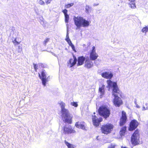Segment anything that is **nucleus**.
<instances>
[{
    "label": "nucleus",
    "instance_id": "1",
    "mask_svg": "<svg viewBox=\"0 0 148 148\" xmlns=\"http://www.w3.org/2000/svg\"><path fill=\"white\" fill-rule=\"evenodd\" d=\"M61 108V116L64 119V122L65 123L71 124L72 122L73 116L70 113L68 110L65 108V103L63 102H61L60 103Z\"/></svg>",
    "mask_w": 148,
    "mask_h": 148
},
{
    "label": "nucleus",
    "instance_id": "2",
    "mask_svg": "<svg viewBox=\"0 0 148 148\" xmlns=\"http://www.w3.org/2000/svg\"><path fill=\"white\" fill-rule=\"evenodd\" d=\"M73 20L74 24L78 29L82 27H87L89 25V22L82 16H74Z\"/></svg>",
    "mask_w": 148,
    "mask_h": 148
},
{
    "label": "nucleus",
    "instance_id": "3",
    "mask_svg": "<svg viewBox=\"0 0 148 148\" xmlns=\"http://www.w3.org/2000/svg\"><path fill=\"white\" fill-rule=\"evenodd\" d=\"M122 92L120 90H115V89H114V93H112V95L114 97L113 102L116 107H119L123 104L121 99L118 97V95H119L120 97H122Z\"/></svg>",
    "mask_w": 148,
    "mask_h": 148
},
{
    "label": "nucleus",
    "instance_id": "4",
    "mask_svg": "<svg viewBox=\"0 0 148 148\" xmlns=\"http://www.w3.org/2000/svg\"><path fill=\"white\" fill-rule=\"evenodd\" d=\"M98 112L100 116L106 119L109 117L111 114L110 109L108 106L104 105H102L99 107Z\"/></svg>",
    "mask_w": 148,
    "mask_h": 148
},
{
    "label": "nucleus",
    "instance_id": "5",
    "mask_svg": "<svg viewBox=\"0 0 148 148\" xmlns=\"http://www.w3.org/2000/svg\"><path fill=\"white\" fill-rule=\"evenodd\" d=\"M140 136L139 130L137 129L134 131L131 138V142L133 146L138 145L140 144Z\"/></svg>",
    "mask_w": 148,
    "mask_h": 148
},
{
    "label": "nucleus",
    "instance_id": "6",
    "mask_svg": "<svg viewBox=\"0 0 148 148\" xmlns=\"http://www.w3.org/2000/svg\"><path fill=\"white\" fill-rule=\"evenodd\" d=\"M114 125L110 123H107L101 125V132L105 134L110 133L113 130Z\"/></svg>",
    "mask_w": 148,
    "mask_h": 148
},
{
    "label": "nucleus",
    "instance_id": "7",
    "mask_svg": "<svg viewBox=\"0 0 148 148\" xmlns=\"http://www.w3.org/2000/svg\"><path fill=\"white\" fill-rule=\"evenodd\" d=\"M63 130L65 134H74L76 133V131L74 128H72L71 125H69L68 126L65 125L63 128Z\"/></svg>",
    "mask_w": 148,
    "mask_h": 148
},
{
    "label": "nucleus",
    "instance_id": "8",
    "mask_svg": "<svg viewBox=\"0 0 148 148\" xmlns=\"http://www.w3.org/2000/svg\"><path fill=\"white\" fill-rule=\"evenodd\" d=\"M46 73L45 71L43 70L41 72V74L38 73V76L41 80L42 84L44 86H46V82L48 81Z\"/></svg>",
    "mask_w": 148,
    "mask_h": 148
},
{
    "label": "nucleus",
    "instance_id": "9",
    "mask_svg": "<svg viewBox=\"0 0 148 148\" xmlns=\"http://www.w3.org/2000/svg\"><path fill=\"white\" fill-rule=\"evenodd\" d=\"M127 118L126 112L123 111L121 112V116L120 120L119 125L120 126H122L125 125L127 121Z\"/></svg>",
    "mask_w": 148,
    "mask_h": 148
},
{
    "label": "nucleus",
    "instance_id": "10",
    "mask_svg": "<svg viewBox=\"0 0 148 148\" xmlns=\"http://www.w3.org/2000/svg\"><path fill=\"white\" fill-rule=\"evenodd\" d=\"M138 125L137 120L135 119L132 120L130 123L129 130L131 131L134 130L137 127Z\"/></svg>",
    "mask_w": 148,
    "mask_h": 148
},
{
    "label": "nucleus",
    "instance_id": "11",
    "mask_svg": "<svg viewBox=\"0 0 148 148\" xmlns=\"http://www.w3.org/2000/svg\"><path fill=\"white\" fill-rule=\"evenodd\" d=\"M92 120L93 125L96 127L98 126L100 123L103 121V119L101 117H100L98 119L95 115H92Z\"/></svg>",
    "mask_w": 148,
    "mask_h": 148
},
{
    "label": "nucleus",
    "instance_id": "12",
    "mask_svg": "<svg viewBox=\"0 0 148 148\" xmlns=\"http://www.w3.org/2000/svg\"><path fill=\"white\" fill-rule=\"evenodd\" d=\"M98 56V55L96 52L95 47L93 46L92 47V50L90 53L89 59L91 60H95L97 59Z\"/></svg>",
    "mask_w": 148,
    "mask_h": 148
},
{
    "label": "nucleus",
    "instance_id": "13",
    "mask_svg": "<svg viewBox=\"0 0 148 148\" xmlns=\"http://www.w3.org/2000/svg\"><path fill=\"white\" fill-rule=\"evenodd\" d=\"M107 83L108 84V86L109 88L112 87V93H114V89L115 90H120L116 82H113L110 80H108L107 81Z\"/></svg>",
    "mask_w": 148,
    "mask_h": 148
},
{
    "label": "nucleus",
    "instance_id": "14",
    "mask_svg": "<svg viewBox=\"0 0 148 148\" xmlns=\"http://www.w3.org/2000/svg\"><path fill=\"white\" fill-rule=\"evenodd\" d=\"M75 126L77 128L81 129L83 130H86V124L83 121H78L75 124Z\"/></svg>",
    "mask_w": 148,
    "mask_h": 148
},
{
    "label": "nucleus",
    "instance_id": "15",
    "mask_svg": "<svg viewBox=\"0 0 148 148\" xmlns=\"http://www.w3.org/2000/svg\"><path fill=\"white\" fill-rule=\"evenodd\" d=\"M73 60L72 58H70L67 62V65L70 67H72L76 64L77 59L74 55L73 56Z\"/></svg>",
    "mask_w": 148,
    "mask_h": 148
},
{
    "label": "nucleus",
    "instance_id": "16",
    "mask_svg": "<svg viewBox=\"0 0 148 148\" xmlns=\"http://www.w3.org/2000/svg\"><path fill=\"white\" fill-rule=\"evenodd\" d=\"M102 77L106 79H110L113 77V75L111 73L109 72H105L101 74Z\"/></svg>",
    "mask_w": 148,
    "mask_h": 148
},
{
    "label": "nucleus",
    "instance_id": "17",
    "mask_svg": "<svg viewBox=\"0 0 148 148\" xmlns=\"http://www.w3.org/2000/svg\"><path fill=\"white\" fill-rule=\"evenodd\" d=\"M85 60V58L83 56L78 57L77 60V66H78L83 65Z\"/></svg>",
    "mask_w": 148,
    "mask_h": 148
},
{
    "label": "nucleus",
    "instance_id": "18",
    "mask_svg": "<svg viewBox=\"0 0 148 148\" xmlns=\"http://www.w3.org/2000/svg\"><path fill=\"white\" fill-rule=\"evenodd\" d=\"M89 58L86 59L84 66L88 69H89L92 67L93 63Z\"/></svg>",
    "mask_w": 148,
    "mask_h": 148
},
{
    "label": "nucleus",
    "instance_id": "19",
    "mask_svg": "<svg viewBox=\"0 0 148 148\" xmlns=\"http://www.w3.org/2000/svg\"><path fill=\"white\" fill-rule=\"evenodd\" d=\"M67 10L66 9H64L62 11L64 15V21L66 23H68L69 19V16L67 14Z\"/></svg>",
    "mask_w": 148,
    "mask_h": 148
},
{
    "label": "nucleus",
    "instance_id": "20",
    "mask_svg": "<svg viewBox=\"0 0 148 148\" xmlns=\"http://www.w3.org/2000/svg\"><path fill=\"white\" fill-rule=\"evenodd\" d=\"M127 131V127L126 126H124L122 127L120 129L119 132L120 136L122 137L125 134Z\"/></svg>",
    "mask_w": 148,
    "mask_h": 148
},
{
    "label": "nucleus",
    "instance_id": "21",
    "mask_svg": "<svg viewBox=\"0 0 148 148\" xmlns=\"http://www.w3.org/2000/svg\"><path fill=\"white\" fill-rule=\"evenodd\" d=\"M66 41L69 45L71 47L73 50L75 52H76L74 45L72 43L70 39L69 38H68L66 39Z\"/></svg>",
    "mask_w": 148,
    "mask_h": 148
},
{
    "label": "nucleus",
    "instance_id": "22",
    "mask_svg": "<svg viewBox=\"0 0 148 148\" xmlns=\"http://www.w3.org/2000/svg\"><path fill=\"white\" fill-rule=\"evenodd\" d=\"M64 142L68 148H74L75 147L74 145L70 143L65 140L64 141Z\"/></svg>",
    "mask_w": 148,
    "mask_h": 148
},
{
    "label": "nucleus",
    "instance_id": "23",
    "mask_svg": "<svg viewBox=\"0 0 148 148\" xmlns=\"http://www.w3.org/2000/svg\"><path fill=\"white\" fill-rule=\"evenodd\" d=\"M105 86L103 85L101 87L99 88V91L102 95L104 94V92Z\"/></svg>",
    "mask_w": 148,
    "mask_h": 148
},
{
    "label": "nucleus",
    "instance_id": "24",
    "mask_svg": "<svg viewBox=\"0 0 148 148\" xmlns=\"http://www.w3.org/2000/svg\"><path fill=\"white\" fill-rule=\"evenodd\" d=\"M17 38H15L14 40L12 41V42L15 47L17 45L20 44L21 42V41H17Z\"/></svg>",
    "mask_w": 148,
    "mask_h": 148
},
{
    "label": "nucleus",
    "instance_id": "25",
    "mask_svg": "<svg viewBox=\"0 0 148 148\" xmlns=\"http://www.w3.org/2000/svg\"><path fill=\"white\" fill-rule=\"evenodd\" d=\"M129 4L130 7L132 8H136V6L134 1L130 2V3Z\"/></svg>",
    "mask_w": 148,
    "mask_h": 148
},
{
    "label": "nucleus",
    "instance_id": "26",
    "mask_svg": "<svg viewBox=\"0 0 148 148\" xmlns=\"http://www.w3.org/2000/svg\"><path fill=\"white\" fill-rule=\"evenodd\" d=\"M141 31L143 33H146L148 32V27L146 26L143 28L141 30Z\"/></svg>",
    "mask_w": 148,
    "mask_h": 148
},
{
    "label": "nucleus",
    "instance_id": "27",
    "mask_svg": "<svg viewBox=\"0 0 148 148\" xmlns=\"http://www.w3.org/2000/svg\"><path fill=\"white\" fill-rule=\"evenodd\" d=\"M22 45H19L18 47V48L17 49V51L18 53L21 52L22 50Z\"/></svg>",
    "mask_w": 148,
    "mask_h": 148
},
{
    "label": "nucleus",
    "instance_id": "28",
    "mask_svg": "<svg viewBox=\"0 0 148 148\" xmlns=\"http://www.w3.org/2000/svg\"><path fill=\"white\" fill-rule=\"evenodd\" d=\"M74 5L73 3H71L66 4L65 5V7L66 8H69L73 6Z\"/></svg>",
    "mask_w": 148,
    "mask_h": 148
},
{
    "label": "nucleus",
    "instance_id": "29",
    "mask_svg": "<svg viewBox=\"0 0 148 148\" xmlns=\"http://www.w3.org/2000/svg\"><path fill=\"white\" fill-rule=\"evenodd\" d=\"M49 38H47L43 42V44L45 45H46L47 43L49 41Z\"/></svg>",
    "mask_w": 148,
    "mask_h": 148
},
{
    "label": "nucleus",
    "instance_id": "30",
    "mask_svg": "<svg viewBox=\"0 0 148 148\" xmlns=\"http://www.w3.org/2000/svg\"><path fill=\"white\" fill-rule=\"evenodd\" d=\"M71 104L73 106L75 107H77L78 106V104L77 102H73L71 103Z\"/></svg>",
    "mask_w": 148,
    "mask_h": 148
},
{
    "label": "nucleus",
    "instance_id": "31",
    "mask_svg": "<svg viewBox=\"0 0 148 148\" xmlns=\"http://www.w3.org/2000/svg\"><path fill=\"white\" fill-rule=\"evenodd\" d=\"M116 145L115 144L111 143L108 148H115Z\"/></svg>",
    "mask_w": 148,
    "mask_h": 148
},
{
    "label": "nucleus",
    "instance_id": "32",
    "mask_svg": "<svg viewBox=\"0 0 148 148\" xmlns=\"http://www.w3.org/2000/svg\"><path fill=\"white\" fill-rule=\"evenodd\" d=\"M33 64L34 65V68L35 70V71L36 72L37 70L38 69V66L37 64H35L34 63H33Z\"/></svg>",
    "mask_w": 148,
    "mask_h": 148
},
{
    "label": "nucleus",
    "instance_id": "33",
    "mask_svg": "<svg viewBox=\"0 0 148 148\" xmlns=\"http://www.w3.org/2000/svg\"><path fill=\"white\" fill-rule=\"evenodd\" d=\"M90 9V7L88 6H86V13L89 12V9Z\"/></svg>",
    "mask_w": 148,
    "mask_h": 148
},
{
    "label": "nucleus",
    "instance_id": "34",
    "mask_svg": "<svg viewBox=\"0 0 148 148\" xmlns=\"http://www.w3.org/2000/svg\"><path fill=\"white\" fill-rule=\"evenodd\" d=\"M39 3L40 5H42L45 4V2L42 0H40Z\"/></svg>",
    "mask_w": 148,
    "mask_h": 148
},
{
    "label": "nucleus",
    "instance_id": "35",
    "mask_svg": "<svg viewBox=\"0 0 148 148\" xmlns=\"http://www.w3.org/2000/svg\"><path fill=\"white\" fill-rule=\"evenodd\" d=\"M52 0H46L45 2L47 4H48L50 3Z\"/></svg>",
    "mask_w": 148,
    "mask_h": 148
},
{
    "label": "nucleus",
    "instance_id": "36",
    "mask_svg": "<svg viewBox=\"0 0 148 148\" xmlns=\"http://www.w3.org/2000/svg\"><path fill=\"white\" fill-rule=\"evenodd\" d=\"M129 1H130V2H133V1H135V0H128Z\"/></svg>",
    "mask_w": 148,
    "mask_h": 148
},
{
    "label": "nucleus",
    "instance_id": "37",
    "mask_svg": "<svg viewBox=\"0 0 148 148\" xmlns=\"http://www.w3.org/2000/svg\"><path fill=\"white\" fill-rule=\"evenodd\" d=\"M99 4H93V5L94 6H96L97 5H98Z\"/></svg>",
    "mask_w": 148,
    "mask_h": 148
},
{
    "label": "nucleus",
    "instance_id": "38",
    "mask_svg": "<svg viewBox=\"0 0 148 148\" xmlns=\"http://www.w3.org/2000/svg\"><path fill=\"white\" fill-rule=\"evenodd\" d=\"M121 148H127V147H123V146H122L121 147Z\"/></svg>",
    "mask_w": 148,
    "mask_h": 148
}]
</instances>
